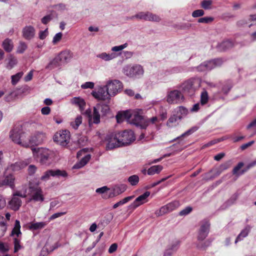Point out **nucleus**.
<instances>
[{
    "label": "nucleus",
    "instance_id": "nucleus-1",
    "mask_svg": "<svg viewBox=\"0 0 256 256\" xmlns=\"http://www.w3.org/2000/svg\"><path fill=\"white\" fill-rule=\"evenodd\" d=\"M10 137L14 142L27 148L41 144L46 140V136L44 132L38 131L28 136L21 127L17 126L12 130Z\"/></svg>",
    "mask_w": 256,
    "mask_h": 256
},
{
    "label": "nucleus",
    "instance_id": "nucleus-2",
    "mask_svg": "<svg viewBox=\"0 0 256 256\" xmlns=\"http://www.w3.org/2000/svg\"><path fill=\"white\" fill-rule=\"evenodd\" d=\"M73 58V54L70 50H64L58 54L47 65L46 68L52 69L55 67L60 66L62 64H66L69 62Z\"/></svg>",
    "mask_w": 256,
    "mask_h": 256
},
{
    "label": "nucleus",
    "instance_id": "nucleus-3",
    "mask_svg": "<svg viewBox=\"0 0 256 256\" xmlns=\"http://www.w3.org/2000/svg\"><path fill=\"white\" fill-rule=\"evenodd\" d=\"M53 138L54 140L58 144L62 146H66L70 140V132L66 130H60L54 135Z\"/></svg>",
    "mask_w": 256,
    "mask_h": 256
},
{
    "label": "nucleus",
    "instance_id": "nucleus-4",
    "mask_svg": "<svg viewBox=\"0 0 256 256\" xmlns=\"http://www.w3.org/2000/svg\"><path fill=\"white\" fill-rule=\"evenodd\" d=\"M18 167L17 164H11L8 166L4 172L5 178L3 180L0 182V187L4 186H14L15 178L11 174L8 172V171L16 170L18 169Z\"/></svg>",
    "mask_w": 256,
    "mask_h": 256
},
{
    "label": "nucleus",
    "instance_id": "nucleus-5",
    "mask_svg": "<svg viewBox=\"0 0 256 256\" xmlns=\"http://www.w3.org/2000/svg\"><path fill=\"white\" fill-rule=\"evenodd\" d=\"M110 96H113L122 88V83L118 80H110L105 86Z\"/></svg>",
    "mask_w": 256,
    "mask_h": 256
},
{
    "label": "nucleus",
    "instance_id": "nucleus-6",
    "mask_svg": "<svg viewBox=\"0 0 256 256\" xmlns=\"http://www.w3.org/2000/svg\"><path fill=\"white\" fill-rule=\"evenodd\" d=\"M33 155L42 164H45L48 160L50 152L46 150L40 148L36 150V148H32Z\"/></svg>",
    "mask_w": 256,
    "mask_h": 256
},
{
    "label": "nucleus",
    "instance_id": "nucleus-7",
    "mask_svg": "<svg viewBox=\"0 0 256 256\" xmlns=\"http://www.w3.org/2000/svg\"><path fill=\"white\" fill-rule=\"evenodd\" d=\"M183 98L182 93L178 90H173L169 92L166 96V100L170 104L180 103Z\"/></svg>",
    "mask_w": 256,
    "mask_h": 256
},
{
    "label": "nucleus",
    "instance_id": "nucleus-8",
    "mask_svg": "<svg viewBox=\"0 0 256 256\" xmlns=\"http://www.w3.org/2000/svg\"><path fill=\"white\" fill-rule=\"evenodd\" d=\"M106 148L108 150L113 149L122 146L119 134H115L108 135L106 137Z\"/></svg>",
    "mask_w": 256,
    "mask_h": 256
},
{
    "label": "nucleus",
    "instance_id": "nucleus-9",
    "mask_svg": "<svg viewBox=\"0 0 256 256\" xmlns=\"http://www.w3.org/2000/svg\"><path fill=\"white\" fill-rule=\"evenodd\" d=\"M92 94L98 100H106L110 99V96L107 90H106L102 86H100L96 90L92 91Z\"/></svg>",
    "mask_w": 256,
    "mask_h": 256
},
{
    "label": "nucleus",
    "instance_id": "nucleus-10",
    "mask_svg": "<svg viewBox=\"0 0 256 256\" xmlns=\"http://www.w3.org/2000/svg\"><path fill=\"white\" fill-rule=\"evenodd\" d=\"M124 72L130 77H135L142 74L144 70L140 66H128L125 68Z\"/></svg>",
    "mask_w": 256,
    "mask_h": 256
},
{
    "label": "nucleus",
    "instance_id": "nucleus-11",
    "mask_svg": "<svg viewBox=\"0 0 256 256\" xmlns=\"http://www.w3.org/2000/svg\"><path fill=\"white\" fill-rule=\"evenodd\" d=\"M30 193L32 194L31 198H29L28 201L31 202H43L44 200V196L41 188L39 187L30 186Z\"/></svg>",
    "mask_w": 256,
    "mask_h": 256
},
{
    "label": "nucleus",
    "instance_id": "nucleus-12",
    "mask_svg": "<svg viewBox=\"0 0 256 256\" xmlns=\"http://www.w3.org/2000/svg\"><path fill=\"white\" fill-rule=\"evenodd\" d=\"M122 146L127 145L134 140L135 137L132 131H124L118 134Z\"/></svg>",
    "mask_w": 256,
    "mask_h": 256
},
{
    "label": "nucleus",
    "instance_id": "nucleus-13",
    "mask_svg": "<svg viewBox=\"0 0 256 256\" xmlns=\"http://www.w3.org/2000/svg\"><path fill=\"white\" fill-rule=\"evenodd\" d=\"M142 110L136 109L132 111V118L130 123L140 126L142 128V124L144 122Z\"/></svg>",
    "mask_w": 256,
    "mask_h": 256
},
{
    "label": "nucleus",
    "instance_id": "nucleus-14",
    "mask_svg": "<svg viewBox=\"0 0 256 256\" xmlns=\"http://www.w3.org/2000/svg\"><path fill=\"white\" fill-rule=\"evenodd\" d=\"M178 206V203L176 202H172L169 203L162 207L155 212V214L157 216H160L164 215V214L169 212L170 211L174 210Z\"/></svg>",
    "mask_w": 256,
    "mask_h": 256
},
{
    "label": "nucleus",
    "instance_id": "nucleus-15",
    "mask_svg": "<svg viewBox=\"0 0 256 256\" xmlns=\"http://www.w3.org/2000/svg\"><path fill=\"white\" fill-rule=\"evenodd\" d=\"M150 196L149 192H146L138 196L136 200L131 204L130 207L133 209H135L138 206L148 202V197Z\"/></svg>",
    "mask_w": 256,
    "mask_h": 256
},
{
    "label": "nucleus",
    "instance_id": "nucleus-16",
    "mask_svg": "<svg viewBox=\"0 0 256 256\" xmlns=\"http://www.w3.org/2000/svg\"><path fill=\"white\" fill-rule=\"evenodd\" d=\"M92 148L81 149V167L87 164L91 158Z\"/></svg>",
    "mask_w": 256,
    "mask_h": 256
},
{
    "label": "nucleus",
    "instance_id": "nucleus-17",
    "mask_svg": "<svg viewBox=\"0 0 256 256\" xmlns=\"http://www.w3.org/2000/svg\"><path fill=\"white\" fill-rule=\"evenodd\" d=\"M17 196H14V194H13L11 200L8 202L10 208L14 210H18L22 204V200Z\"/></svg>",
    "mask_w": 256,
    "mask_h": 256
},
{
    "label": "nucleus",
    "instance_id": "nucleus-18",
    "mask_svg": "<svg viewBox=\"0 0 256 256\" xmlns=\"http://www.w3.org/2000/svg\"><path fill=\"white\" fill-rule=\"evenodd\" d=\"M35 34L34 28L33 26H25L22 30V36L26 40H30Z\"/></svg>",
    "mask_w": 256,
    "mask_h": 256
},
{
    "label": "nucleus",
    "instance_id": "nucleus-19",
    "mask_svg": "<svg viewBox=\"0 0 256 256\" xmlns=\"http://www.w3.org/2000/svg\"><path fill=\"white\" fill-rule=\"evenodd\" d=\"M14 194V196H17L21 198H26L30 194V187L28 188L26 185L22 186Z\"/></svg>",
    "mask_w": 256,
    "mask_h": 256
},
{
    "label": "nucleus",
    "instance_id": "nucleus-20",
    "mask_svg": "<svg viewBox=\"0 0 256 256\" xmlns=\"http://www.w3.org/2000/svg\"><path fill=\"white\" fill-rule=\"evenodd\" d=\"M126 187L124 184H120L114 186L112 190V192L110 194V197L119 195L126 190Z\"/></svg>",
    "mask_w": 256,
    "mask_h": 256
},
{
    "label": "nucleus",
    "instance_id": "nucleus-21",
    "mask_svg": "<svg viewBox=\"0 0 256 256\" xmlns=\"http://www.w3.org/2000/svg\"><path fill=\"white\" fill-rule=\"evenodd\" d=\"M20 224L18 220H16L14 228H12L10 236L14 238H18L22 234L20 231Z\"/></svg>",
    "mask_w": 256,
    "mask_h": 256
},
{
    "label": "nucleus",
    "instance_id": "nucleus-22",
    "mask_svg": "<svg viewBox=\"0 0 256 256\" xmlns=\"http://www.w3.org/2000/svg\"><path fill=\"white\" fill-rule=\"evenodd\" d=\"M94 108L100 112H101L102 116H106L110 111L108 106L104 104H98Z\"/></svg>",
    "mask_w": 256,
    "mask_h": 256
},
{
    "label": "nucleus",
    "instance_id": "nucleus-23",
    "mask_svg": "<svg viewBox=\"0 0 256 256\" xmlns=\"http://www.w3.org/2000/svg\"><path fill=\"white\" fill-rule=\"evenodd\" d=\"M158 122V118L156 116H153L150 118L144 120L142 124V128H146L152 124H156Z\"/></svg>",
    "mask_w": 256,
    "mask_h": 256
},
{
    "label": "nucleus",
    "instance_id": "nucleus-24",
    "mask_svg": "<svg viewBox=\"0 0 256 256\" xmlns=\"http://www.w3.org/2000/svg\"><path fill=\"white\" fill-rule=\"evenodd\" d=\"M46 223L44 222H38L36 223H32L29 226V229L33 230L42 229L45 227Z\"/></svg>",
    "mask_w": 256,
    "mask_h": 256
},
{
    "label": "nucleus",
    "instance_id": "nucleus-25",
    "mask_svg": "<svg viewBox=\"0 0 256 256\" xmlns=\"http://www.w3.org/2000/svg\"><path fill=\"white\" fill-rule=\"evenodd\" d=\"M162 169V166L157 165L154 166L149 168L148 170V174L149 175H154L158 174Z\"/></svg>",
    "mask_w": 256,
    "mask_h": 256
},
{
    "label": "nucleus",
    "instance_id": "nucleus-26",
    "mask_svg": "<svg viewBox=\"0 0 256 256\" xmlns=\"http://www.w3.org/2000/svg\"><path fill=\"white\" fill-rule=\"evenodd\" d=\"M2 46L6 51L10 52L13 48V44L11 40L6 39L2 42Z\"/></svg>",
    "mask_w": 256,
    "mask_h": 256
},
{
    "label": "nucleus",
    "instance_id": "nucleus-27",
    "mask_svg": "<svg viewBox=\"0 0 256 256\" xmlns=\"http://www.w3.org/2000/svg\"><path fill=\"white\" fill-rule=\"evenodd\" d=\"M70 126L74 130H77L80 126V116H78L70 122Z\"/></svg>",
    "mask_w": 256,
    "mask_h": 256
},
{
    "label": "nucleus",
    "instance_id": "nucleus-28",
    "mask_svg": "<svg viewBox=\"0 0 256 256\" xmlns=\"http://www.w3.org/2000/svg\"><path fill=\"white\" fill-rule=\"evenodd\" d=\"M55 173L53 172V170H49L45 172L44 174L41 176L40 180L44 181L48 180L50 176H54Z\"/></svg>",
    "mask_w": 256,
    "mask_h": 256
},
{
    "label": "nucleus",
    "instance_id": "nucleus-29",
    "mask_svg": "<svg viewBox=\"0 0 256 256\" xmlns=\"http://www.w3.org/2000/svg\"><path fill=\"white\" fill-rule=\"evenodd\" d=\"M180 119V118L176 116H172L168 120L167 125L170 127H172L174 126H176L178 122V120Z\"/></svg>",
    "mask_w": 256,
    "mask_h": 256
},
{
    "label": "nucleus",
    "instance_id": "nucleus-30",
    "mask_svg": "<svg viewBox=\"0 0 256 256\" xmlns=\"http://www.w3.org/2000/svg\"><path fill=\"white\" fill-rule=\"evenodd\" d=\"M53 172L55 173L54 174V176L57 177H63V178H67L68 176V174L64 170H60L59 169H56L54 170Z\"/></svg>",
    "mask_w": 256,
    "mask_h": 256
},
{
    "label": "nucleus",
    "instance_id": "nucleus-31",
    "mask_svg": "<svg viewBox=\"0 0 256 256\" xmlns=\"http://www.w3.org/2000/svg\"><path fill=\"white\" fill-rule=\"evenodd\" d=\"M22 72H20L12 76V83L13 85H15L20 79L23 76Z\"/></svg>",
    "mask_w": 256,
    "mask_h": 256
},
{
    "label": "nucleus",
    "instance_id": "nucleus-32",
    "mask_svg": "<svg viewBox=\"0 0 256 256\" xmlns=\"http://www.w3.org/2000/svg\"><path fill=\"white\" fill-rule=\"evenodd\" d=\"M100 112L94 108L92 116L93 122L94 124H99L100 122Z\"/></svg>",
    "mask_w": 256,
    "mask_h": 256
},
{
    "label": "nucleus",
    "instance_id": "nucleus-33",
    "mask_svg": "<svg viewBox=\"0 0 256 256\" xmlns=\"http://www.w3.org/2000/svg\"><path fill=\"white\" fill-rule=\"evenodd\" d=\"M7 230V224L4 222H0V236H3Z\"/></svg>",
    "mask_w": 256,
    "mask_h": 256
},
{
    "label": "nucleus",
    "instance_id": "nucleus-34",
    "mask_svg": "<svg viewBox=\"0 0 256 256\" xmlns=\"http://www.w3.org/2000/svg\"><path fill=\"white\" fill-rule=\"evenodd\" d=\"M160 20V18L158 16L147 12L146 20L158 22Z\"/></svg>",
    "mask_w": 256,
    "mask_h": 256
},
{
    "label": "nucleus",
    "instance_id": "nucleus-35",
    "mask_svg": "<svg viewBox=\"0 0 256 256\" xmlns=\"http://www.w3.org/2000/svg\"><path fill=\"white\" fill-rule=\"evenodd\" d=\"M98 57L104 60H110L114 58V54H108L106 53H102L98 56Z\"/></svg>",
    "mask_w": 256,
    "mask_h": 256
},
{
    "label": "nucleus",
    "instance_id": "nucleus-36",
    "mask_svg": "<svg viewBox=\"0 0 256 256\" xmlns=\"http://www.w3.org/2000/svg\"><path fill=\"white\" fill-rule=\"evenodd\" d=\"M27 48V46L26 43L24 42H20L17 48V52L20 54L23 53Z\"/></svg>",
    "mask_w": 256,
    "mask_h": 256
},
{
    "label": "nucleus",
    "instance_id": "nucleus-37",
    "mask_svg": "<svg viewBox=\"0 0 256 256\" xmlns=\"http://www.w3.org/2000/svg\"><path fill=\"white\" fill-rule=\"evenodd\" d=\"M16 64V60L14 58L10 57L9 59L6 67L8 69H12Z\"/></svg>",
    "mask_w": 256,
    "mask_h": 256
},
{
    "label": "nucleus",
    "instance_id": "nucleus-38",
    "mask_svg": "<svg viewBox=\"0 0 256 256\" xmlns=\"http://www.w3.org/2000/svg\"><path fill=\"white\" fill-rule=\"evenodd\" d=\"M208 94L206 91H204L200 96V102L202 104H206L208 101Z\"/></svg>",
    "mask_w": 256,
    "mask_h": 256
},
{
    "label": "nucleus",
    "instance_id": "nucleus-39",
    "mask_svg": "<svg viewBox=\"0 0 256 256\" xmlns=\"http://www.w3.org/2000/svg\"><path fill=\"white\" fill-rule=\"evenodd\" d=\"M248 230L247 229L244 230L238 236L235 241V243H236L238 240H241L244 238L246 237L248 235Z\"/></svg>",
    "mask_w": 256,
    "mask_h": 256
},
{
    "label": "nucleus",
    "instance_id": "nucleus-40",
    "mask_svg": "<svg viewBox=\"0 0 256 256\" xmlns=\"http://www.w3.org/2000/svg\"><path fill=\"white\" fill-rule=\"evenodd\" d=\"M138 180H139L138 176L136 175H134V176H130L128 178V182L132 186L136 185L138 183Z\"/></svg>",
    "mask_w": 256,
    "mask_h": 256
},
{
    "label": "nucleus",
    "instance_id": "nucleus-41",
    "mask_svg": "<svg viewBox=\"0 0 256 256\" xmlns=\"http://www.w3.org/2000/svg\"><path fill=\"white\" fill-rule=\"evenodd\" d=\"M122 113L123 114L124 118V120L129 121L130 122V120L132 118V111L126 110L122 112Z\"/></svg>",
    "mask_w": 256,
    "mask_h": 256
},
{
    "label": "nucleus",
    "instance_id": "nucleus-42",
    "mask_svg": "<svg viewBox=\"0 0 256 256\" xmlns=\"http://www.w3.org/2000/svg\"><path fill=\"white\" fill-rule=\"evenodd\" d=\"M14 252H16L18 250L21 248L20 244V240L16 238H14Z\"/></svg>",
    "mask_w": 256,
    "mask_h": 256
},
{
    "label": "nucleus",
    "instance_id": "nucleus-43",
    "mask_svg": "<svg viewBox=\"0 0 256 256\" xmlns=\"http://www.w3.org/2000/svg\"><path fill=\"white\" fill-rule=\"evenodd\" d=\"M62 34L61 32H58L54 35L52 39V43L54 44H56L58 42L62 39Z\"/></svg>",
    "mask_w": 256,
    "mask_h": 256
},
{
    "label": "nucleus",
    "instance_id": "nucleus-44",
    "mask_svg": "<svg viewBox=\"0 0 256 256\" xmlns=\"http://www.w3.org/2000/svg\"><path fill=\"white\" fill-rule=\"evenodd\" d=\"M192 208L191 206H187L184 210H182L179 214L181 216H185L190 214L192 211Z\"/></svg>",
    "mask_w": 256,
    "mask_h": 256
},
{
    "label": "nucleus",
    "instance_id": "nucleus-45",
    "mask_svg": "<svg viewBox=\"0 0 256 256\" xmlns=\"http://www.w3.org/2000/svg\"><path fill=\"white\" fill-rule=\"evenodd\" d=\"M94 86V84L93 82H88L81 84V88L84 89L90 88L92 89Z\"/></svg>",
    "mask_w": 256,
    "mask_h": 256
},
{
    "label": "nucleus",
    "instance_id": "nucleus-46",
    "mask_svg": "<svg viewBox=\"0 0 256 256\" xmlns=\"http://www.w3.org/2000/svg\"><path fill=\"white\" fill-rule=\"evenodd\" d=\"M212 2L211 0H203L202 2V6L204 9H208L212 5Z\"/></svg>",
    "mask_w": 256,
    "mask_h": 256
},
{
    "label": "nucleus",
    "instance_id": "nucleus-47",
    "mask_svg": "<svg viewBox=\"0 0 256 256\" xmlns=\"http://www.w3.org/2000/svg\"><path fill=\"white\" fill-rule=\"evenodd\" d=\"M66 212H56V213H55L53 214H52L50 218H49L50 220H54V219H55L57 218H58L60 216H61L63 215H64L66 214Z\"/></svg>",
    "mask_w": 256,
    "mask_h": 256
},
{
    "label": "nucleus",
    "instance_id": "nucleus-48",
    "mask_svg": "<svg viewBox=\"0 0 256 256\" xmlns=\"http://www.w3.org/2000/svg\"><path fill=\"white\" fill-rule=\"evenodd\" d=\"M204 14V12L202 10H194L192 14V16L194 18L198 17L203 16Z\"/></svg>",
    "mask_w": 256,
    "mask_h": 256
},
{
    "label": "nucleus",
    "instance_id": "nucleus-49",
    "mask_svg": "<svg viewBox=\"0 0 256 256\" xmlns=\"http://www.w3.org/2000/svg\"><path fill=\"white\" fill-rule=\"evenodd\" d=\"M209 227L210 224L208 222H206L202 226L200 232L208 233Z\"/></svg>",
    "mask_w": 256,
    "mask_h": 256
},
{
    "label": "nucleus",
    "instance_id": "nucleus-50",
    "mask_svg": "<svg viewBox=\"0 0 256 256\" xmlns=\"http://www.w3.org/2000/svg\"><path fill=\"white\" fill-rule=\"evenodd\" d=\"M71 102L74 105L80 108V98L74 97L71 100Z\"/></svg>",
    "mask_w": 256,
    "mask_h": 256
},
{
    "label": "nucleus",
    "instance_id": "nucleus-51",
    "mask_svg": "<svg viewBox=\"0 0 256 256\" xmlns=\"http://www.w3.org/2000/svg\"><path fill=\"white\" fill-rule=\"evenodd\" d=\"M36 170V167L34 165H30L28 168V172L30 175H33Z\"/></svg>",
    "mask_w": 256,
    "mask_h": 256
},
{
    "label": "nucleus",
    "instance_id": "nucleus-52",
    "mask_svg": "<svg viewBox=\"0 0 256 256\" xmlns=\"http://www.w3.org/2000/svg\"><path fill=\"white\" fill-rule=\"evenodd\" d=\"M244 163L242 162H239L238 165L235 166L233 170V174H236L238 172L243 166Z\"/></svg>",
    "mask_w": 256,
    "mask_h": 256
},
{
    "label": "nucleus",
    "instance_id": "nucleus-53",
    "mask_svg": "<svg viewBox=\"0 0 256 256\" xmlns=\"http://www.w3.org/2000/svg\"><path fill=\"white\" fill-rule=\"evenodd\" d=\"M126 47V44H125L119 46H116L112 48V50L114 52H118L122 50L124 48Z\"/></svg>",
    "mask_w": 256,
    "mask_h": 256
},
{
    "label": "nucleus",
    "instance_id": "nucleus-54",
    "mask_svg": "<svg viewBox=\"0 0 256 256\" xmlns=\"http://www.w3.org/2000/svg\"><path fill=\"white\" fill-rule=\"evenodd\" d=\"M213 20L212 18H202L198 20V22H204V23H208L209 22H211Z\"/></svg>",
    "mask_w": 256,
    "mask_h": 256
},
{
    "label": "nucleus",
    "instance_id": "nucleus-55",
    "mask_svg": "<svg viewBox=\"0 0 256 256\" xmlns=\"http://www.w3.org/2000/svg\"><path fill=\"white\" fill-rule=\"evenodd\" d=\"M108 190H109V188L107 186H104L103 187L97 188L96 190V192L97 193L104 194L107 192Z\"/></svg>",
    "mask_w": 256,
    "mask_h": 256
},
{
    "label": "nucleus",
    "instance_id": "nucleus-56",
    "mask_svg": "<svg viewBox=\"0 0 256 256\" xmlns=\"http://www.w3.org/2000/svg\"><path fill=\"white\" fill-rule=\"evenodd\" d=\"M50 108L48 106H45L42 108L41 112L44 115H48L50 113Z\"/></svg>",
    "mask_w": 256,
    "mask_h": 256
},
{
    "label": "nucleus",
    "instance_id": "nucleus-57",
    "mask_svg": "<svg viewBox=\"0 0 256 256\" xmlns=\"http://www.w3.org/2000/svg\"><path fill=\"white\" fill-rule=\"evenodd\" d=\"M9 250V248L8 246H5L4 244L0 242V251L2 252H6Z\"/></svg>",
    "mask_w": 256,
    "mask_h": 256
},
{
    "label": "nucleus",
    "instance_id": "nucleus-58",
    "mask_svg": "<svg viewBox=\"0 0 256 256\" xmlns=\"http://www.w3.org/2000/svg\"><path fill=\"white\" fill-rule=\"evenodd\" d=\"M48 32L47 28L46 29L40 32L39 34V38L42 40L45 38L48 34Z\"/></svg>",
    "mask_w": 256,
    "mask_h": 256
},
{
    "label": "nucleus",
    "instance_id": "nucleus-59",
    "mask_svg": "<svg viewBox=\"0 0 256 256\" xmlns=\"http://www.w3.org/2000/svg\"><path fill=\"white\" fill-rule=\"evenodd\" d=\"M117 248H118V245L116 244H112L109 248V249H108L109 253L111 254V253L114 252L117 250Z\"/></svg>",
    "mask_w": 256,
    "mask_h": 256
},
{
    "label": "nucleus",
    "instance_id": "nucleus-60",
    "mask_svg": "<svg viewBox=\"0 0 256 256\" xmlns=\"http://www.w3.org/2000/svg\"><path fill=\"white\" fill-rule=\"evenodd\" d=\"M116 118L118 122H121L124 120L122 112H118V114L116 116Z\"/></svg>",
    "mask_w": 256,
    "mask_h": 256
},
{
    "label": "nucleus",
    "instance_id": "nucleus-61",
    "mask_svg": "<svg viewBox=\"0 0 256 256\" xmlns=\"http://www.w3.org/2000/svg\"><path fill=\"white\" fill-rule=\"evenodd\" d=\"M6 204V200L3 196L0 194V210L3 208Z\"/></svg>",
    "mask_w": 256,
    "mask_h": 256
},
{
    "label": "nucleus",
    "instance_id": "nucleus-62",
    "mask_svg": "<svg viewBox=\"0 0 256 256\" xmlns=\"http://www.w3.org/2000/svg\"><path fill=\"white\" fill-rule=\"evenodd\" d=\"M33 76V71L30 70L28 74L24 77V80L26 82H29L30 81L32 78Z\"/></svg>",
    "mask_w": 256,
    "mask_h": 256
},
{
    "label": "nucleus",
    "instance_id": "nucleus-63",
    "mask_svg": "<svg viewBox=\"0 0 256 256\" xmlns=\"http://www.w3.org/2000/svg\"><path fill=\"white\" fill-rule=\"evenodd\" d=\"M136 18H139L140 19H144L146 20V17H147V12H140L136 16Z\"/></svg>",
    "mask_w": 256,
    "mask_h": 256
},
{
    "label": "nucleus",
    "instance_id": "nucleus-64",
    "mask_svg": "<svg viewBox=\"0 0 256 256\" xmlns=\"http://www.w3.org/2000/svg\"><path fill=\"white\" fill-rule=\"evenodd\" d=\"M52 20V18L50 16H44L42 20V22L44 24H46L50 20Z\"/></svg>",
    "mask_w": 256,
    "mask_h": 256
}]
</instances>
